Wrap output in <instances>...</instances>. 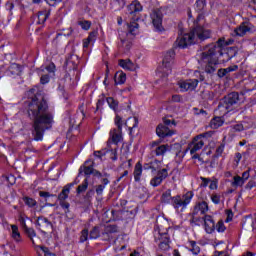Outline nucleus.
Wrapping results in <instances>:
<instances>
[{
  "mask_svg": "<svg viewBox=\"0 0 256 256\" xmlns=\"http://www.w3.org/2000/svg\"><path fill=\"white\" fill-rule=\"evenodd\" d=\"M32 88L28 91V107L27 113L32 121V136L34 141H43V136L47 129L53 126V114L49 111V104L45 99V95L41 92H35Z\"/></svg>",
  "mask_w": 256,
  "mask_h": 256,
  "instance_id": "obj_1",
  "label": "nucleus"
},
{
  "mask_svg": "<svg viewBox=\"0 0 256 256\" xmlns=\"http://www.w3.org/2000/svg\"><path fill=\"white\" fill-rule=\"evenodd\" d=\"M225 45V40L220 38L216 43H211L202 48L200 53L201 63H206L204 68L205 73L208 75H213L217 71V65H219V57H223V46Z\"/></svg>",
  "mask_w": 256,
  "mask_h": 256,
  "instance_id": "obj_2",
  "label": "nucleus"
},
{
  "mask_svg": "<svg viewBox=\"0 0 256 256\" xmlns=\"http://www.w3.org/2000/svg\"><path fill=\"white\" fill-rule=\"evenodd\" d=\"M204 16L199 14L194 21V28L189 34H184L181 37H178L173 44V49H185L188 45L195 43V39L199 41H205L211 37V31L203 28L201 22L203 21Z\"/></svg>",
  "mask_w": 256,
  "mask_h": 256,
  "instance_id": "obj_3",
  "label": "nucleus"
},
{
  "mask_svg": "<svg viewBox=\"0 0 256 256\" xmlns=\"http://www.w3.org/2000/svg\"><path fill=\"white\" fill-rule=\"evenodd\" d=\"M141 11H143V6L138 0L132 1V3L127 6L126 15L128 17V29L131 35H135L136 29H139L137 21L141 19Z\"/></svg>",
  "mask_w": 256,
  "mask_h": 256,
  "instance_id": "obj_4",
  "label": "nucleus"
},
{
  "mask_svg": "<svg viewBox=\"0 0 256 256\" xmlns=\"http://www.w3.org/2000/svg\"><path fill=\"white\" fill-rule=\"evenodd\" d=\"M172 199V205L174 209H179L182 207V209H185L187 205L191 203V200L193 199V192L189 191L183 196H175L171 197V190H167L162 194V202L163 203H169Z\"/></svg>",
  "mask_w": 256,
  "mask_h": 256,
  "instance_id": "obj_5",
  "label": "nucleus"
},
{
  "mask_svg": "<svg viewBox=\"0 0 256 256\" xmlns=\"http://www.w3.org/2000/svg\"><path fill=\"white\" fill-rule=\"evenodd\" d=\"M207 137H211V132L199 134L198 136L194 137L192 142L188 145L187 149L185 150V153H187V151H190L191 155H195L197 151H201V149H203V146L205 145Z\"/></svg>",
  "mask_w": 256,
  "mask_h": 256,
  "instance_id": "obj_6",
  "label": "nucleus"
},
{
  "mask_svg": "<svg viewBox=\"0 0 256 256\" xmlns=\"http://www.w3.org/2000/svg\"><path fill=\"white\" fill-rule=\"evenodd\" d=\"M154 240L155 243H158L159 249L162 251H169V243H171V241L169 240V234L167 233V230L163 231L161 228L155 230Z\"/></svg>",
  "mask_w": 256,
  "mask_h": 256,
  "instance_id": "obj_7",
  "label": "nucleus"
},
{
  "mask_svg": "<svg viewBox=\"0 0 256 256\" xmlns=\"http://www.w3.org/2000/svg\"><path fill=\"white\" fill-rule=\"evenodd\" d=\"M36 227L44 235H47V233H53V223L45 216H39L36 218Z\"/></svg>",
  "mask_w": 256,
  "mask_h": 256,
  "instance_id": "obj_8",
  "label": "nucleus"
},
{
  "mask_svg": "<svg viewBox=\"0 0 256 256\" xmlns=\"http://www.w3.org/2000/svg\"><path fill=\"white\" fill-rule=\"evenodd\" d=\"M115 125L118 127V129H114L110 135L112 139V143H120V141L123 140V135H122V129H123V121L121 119V116L117 115L115 117Z\"/></svg>",
  "mask_w": 256,
  "mask_h": 256,
  "instance_id": "obj_9",
  "label": "nucleus"
},
{
  "mask_svg": "<svg viewBox=\"0 0 256 256\" xmlns=\"http://www.w3.org/2000/svg\"><path fill=\"white\" fill-rule=\"evenodd\" d=\"M237 103H239V93L232 92L222 99L220 105H222V107L227 111H231L233 109V105H237Z\"/></svg>",
  "mask_w": 256,
  "mask_h": 256,
  "instance_id": "obj_10",
  "label": "nucleus"
},
{
  "mask_svg": "<svg viewBox=\"0 0 256 256\" xmlns=\"http://www.w3.org/2000/svg\"><path fill=\"white\" fill-rule=\"evenodd\" d=\"M152 23L157 31L163 30V12L159 9H154L150 15Z\"/></svg>",
  "mask_w": 256,
  "mask_h": 256,
  "instance_id": "obj_11",
  "label": "nucleus"
},
{
  "mask_svg": "<svg viewBox=\"0 0 256 256\" xmlns=\"http://www.w3.org/2000/svg\"><path fill=\"white\" fill-rule=\"evenodd\" d=\"M167 177H169V172L166 168L158 170L157 175L151 179L150 185H152V187H159V185L163 183Z\"/></svg>",
  "mask_w": 256,
  "mask_h": 256,
  "instance_id": "obj_12",
  "label": "nucleus"
},
{
  "mask_svg": "<svg viewBox=\"0 0 256 256\" xmlns=\"http://www.w3.org/2000/svg\"><path fill=\"white\" fill-rule=\"evenodd\" d=\"M174 133L175 132H173V130L169 129V127H167L163 124H159L156 128V134L161 139H165V137H172L174 135Z\"/></svg>",
  "mask_w": 256,
  "mask_h": 256,
  "instance_id": "obj_13",
  "label": "nucleus"
},
{
  "mask_svg": "<svg viewBox=\"0 0 256 256\" xmlns=\"http://www.w3.org/2000/svg\"><path fill=\"white\" fill-rule=\"evenodd\" d=\"M182 91H193L199 85V80H186L178 83Z\"/></svg>",
  "mask_w": 256,
  "mask_h": 256,
  "instance_id": "obj_14",
  "label": "nucleus"
},
{
  "mask_svg": "<svg viewBox=\"0 0 256 256\" xmlns=\"http://www.w3.org/2000/svg\"><path fill=\"white\" fill-rule=\"evenodd\" d=\"M204 225H205V231L206 233H213L215 231V220H213V217L211 215H206L204 217Z\"/></svg>",
  "mask_w": 256,
  "mask_h": 256,
  "instance_id": "obj_15",
  "label": "nucleus"
},
{
  "mask_svg": "<svg viewBox=\"0 0 256 256\" xmlns=\"http://www.w3.org/2000/svg\"><path fill=\"white\" fill-rule=\"evenodd\" d=\"M239 69V66L237 65H234V66H230L228 68H221L218 70L217 72V76L220 78V79H223V77H229V73L233 72V71H237Z\"/></svg>",
  "mask_w": 256,
  "mask_h": 256,
  "instance_id": "obj_16",
  "label": "nucleus"
},
{
  "mask_svg": "<svg viewBox=\"0 0 256 256\" xmlns=\"http://www.w3.org/2000/svg\"><path fill=\"white\" fill-rule=\"evenodd\" d=\"M113 233H119V227H117V225L109 224L104 227L102 235L103 237H106V239H109Z\"/></svg>",
  "mask_w": 256,
  "mask_h": 256,
  "instance_id": "obj_17",
  "label": "nucleus"
},
{
  "mask_svg": "<svg viewBox=\"0 0 256 256\" xmlns=\"http://www.w3.org/2000/svg\"><path fill=\"white\" fill-rule=\"evenodd\" d=\"M251 31V28L247 26L245 23H242L238 28L234 29L233 37H243L246 33H249Z\"/></svg>",
  "mask_w": 256,
  "mask_h": 256,
  "instance_id": "obj_18",
  "label": "nucleus"
},
{
  "mask_svg": "<svg viewBox=\"0 0 256 256\" xmlns=\"http://www.w3.org/2000/svg\"><path fill=\"white\" fill-rule=\"evenodd\" d=\"M175 60V50H169L163 59V65L165 67H171L173 65V61Z\"/></svg>",
  "mask_w": 256,
  "mask_h": 256,
  "instance_id": "obj_19",
  "label": "nucleus"
},
{
  "mask_svg": "<svg viewBox=\"0 0 256 256\" xmlns=\"http://www.w3.org/2000/svg\"><path fill=\"white\" fill-rule=\"evenodd\" d=\"M201 213V215H205L207 211H209V204L205 201L198 202L194 207V214Z\"/></svg>",
  "mask_w": 256,
  "mask_h": 256,
  "instance_id": "obj_20",
  "label": "nucleus"
},
{
  "mask_svg": "<svg viewBox=\"0 0 256 256\" xmlns=\"http://www.w3.org/2000/svg\"><path fill=\"white\" fill-rule=\"evenodd\" d=\"M143 169L145 171H149V169H151L152 173H155V171H158L159 169H161V161L155 160L153 162L144 164Z\"/></svg>",
  "mask_w": 256,
  "mask_h": 256,
  "instance_id": "obj_21",
  "label": "nucleus"
},
{
  "mask_svg": "<svg viewBox=\"0 0 256 256\" xmlns=\"http://www.w3.org/2000/svg\"><path fill=\"white\" fill-rule=\"evenodd\" d=\"M126 127L130 131V135L133 133V129L139 125V119L137 117H129L125 122Z\"/></svg>",
  "mask_w": 256,
  "mask_h": 256,
  "instance_id": "obj_22",
  "label": "nucleus"
},
{
  "mask_svg": "<svg viewBox=\"0 0 256 256\" xmlns=\"http://www.w3.org/2000/svg\"><path fill=\"white\" fill-rule=\"evenodd\" d=\"M71 187H73V183H70L62 189V191L58 195L59 201H65L69 197V193L71 192Z\"/></svg>",
  "mask_w": 256,
  "mask_h": 256,
  "instance_id": "obj_23",
  "label": "nucleus"
},
{
  "mask_svg": "<svg viewBox=\"0 0 256 256\" xmlns=\"http://www.w3.org/2000/svg\"><path fill=\"white\" fill-rule=\"evenodd\" d=\"M143 173V165H141V162L136 163L134 168V179L136 182L141 181V175Z\"/></svg>",
  "mask_w": 256,
  "mask_h": 256,
  "instance_id": "obj_24",
  "label": "nucleus"
},
{
  "mask_svg": "<svg viewBox=\"0 0 256 256\" xmlns=\"http://www.w3.org/2000/svg\"><path fill=\"white\" fill-rule=\"evenodd\" d=\"M114 81L116 85H123L127 81V75L123 72H117L114 76Z\"/></svg>",
  "mask_w": 256,
  "mask_h": 256,
  "instance_id": "obj_25",
  "label": "nucleus"
},
{
  "mask_svg": "<svg viewBox=\"0 0 256 256\" xmlns=\"http://www.w3.org/2000/svg\"><path fill=\"white\" fill-rule=\"evenodd\" d=\"M12 229V239L16 241V243H21V233H19V227L17 225H11Z\"/></svg>",
  "mask_w": 256,
  "mask_h": 256,
  "instance_id": "obj_26",
  "label": "nucleus"
},
{
  "mask_svg": "<svg viewBox=\"0 0 256 256\" xmlns=\"http://www.w3.org/2000/svg\"><path fill=\"white\" fill-rule=\"evenodd\" d=\"M221 126H223V119H221V117H214L210 122L212 129H219Z\"/></svg>",
  "mask_w": 256,
  "mask_h": 256,
  "instance_id": "obj_27",
  "label": "nucleus"
},
{
  "mask_svg": "<svg viewBox=\"0 0 256 256\" xmlns=\"http://www.w3.org/2000/svg\"><path fill=\"white\" fill-rule=\"evenodd\" d=\"M24 231L26 235L29 237V239L31 240L32 245H35V240L33 239L34 237H37V233L35 232V229L25 226Z\"/></svg>",
  "mask_w": 256,
  "mask_h": 256,
  "instance_id": "obj_28",
  "label": "nucleus"
},
{
  "mask_svg": "<svg viewBox=\"0 0 256 256\" xmlns=\"http://www.w3.org/2000/svg\"><path fill=\"white\" fill-rule=\"evenodd\" d=\"M101 237V230L99 229V226H94L89 234L90 239H99Z\"/></svg>",
  "mask_w": 256,
  "mask_h": 256,
  "instance_id": "obj_29",
  "label": "nucleus"
},
{
  "mask_svg": "<svg viewBox=\"0 0 256 256\" xmlns=\"http://www.w3.org/2000/svg\"><path fill=\"white\" fill-rule=\"evenodd\" d=\"M9 73L11 75H21V66L17 63H13L9 67Z\"/></svg>",
  "mask_w": 256,
  "mask_h": 256,
  "instance_id": "obj_30",
  "label": "nucleus"
},
{
  "mask_svg": "<svg viewBox=\"0 0 256 256\" xmlns=\"http://www.w3.org/2000/svg\"><path fill=\"white\" fill-rule=\"evenodd\" d=\"M89 187V180L86 178L82 184H80L77 189L76 193L80 195V193H85L87 191V188Z\"/></svg>",
  "mask_w": 256,
  "mask_h": 256,
  "instance_id": "obj_31",
  "label": "nucleus"
},
{
  "mask_svg": "<svg viewBox=\"0 0 256 256\" xmlns=\"http://www.w3.org/2000/svg\"><path fill=\"white\" fill-rule=\"evenodd\" d=\"M120 67L127 69L128 71H133V62L131 60H120Z\"/></svg>",
  "mask_w": 256,
  "mask_h": 256,
  "instance_id": "obj_32",
  "label": "nucleus"
},
{
  "mask_svg": "<svg viewBox=\"0 0 256 256\" xmlns=\"http://www.w3.org/2000/svg\"><path fill=\"white\" fill-rule=\"evenodd\" d=\"M169 148V146L167 145H161L156 147L155 149V155L157 157L161 156V155H165V153H167V149Z\"/></svg>",
  "mask_w": 256,
  "mask_h": 256,
  "instance_id": "obj_33",
  "label": "nucleus"
},
{
  "mask_svg": "<svg viewBox=\"0 0 256 256\" xmlns=\"http://www.w3.org/2000/svg\"><path fill=\"white\" fill-rule=\"evenodd\" d=\"M245 185V182L241 179V176H234L232 187H243Z\"/></svg>",
  "mask_w": 256,
  "mask_h": 256,
  "instance_id": "obj_34",
  "label": "nucleus"
},
{
  "mask_svg": "<svg viewBox=\"0 0 256 256\" xmlns=\"http://www.w3.org/2000/svg\"><path fill=\"white\" fill-rule=\"evenodd\" d=\"M190 246V251L193 253V255H199V253H201V248L197 245V242L190 241Z\"/></svg>",
  "mask_w": 256,
  "mask_h": 256,
  "instance_id": "obj_35",
  "label": "nucleus"
},
{
  "mask_svg": "<svg viewBox=\"0 0 256 256\" xmlns=\"http://www.w3.org/2000/svg\"><path fill=\"white\" fill-rule=\"evenodd\" d=\"M48 18H49V12L48 13L39 12L38 13V24L43 25V23H45V21H47Z\"/></svg>",
  "mask_w": 256,
  "mask_h": 256,
  "instance_id": "obj_36",
  "label": "nucleus"
},
{
  "mask_svg": "<svg viewBox=\"0 0 256 256\" xmlns=\"http://www.w3.org/2000/svg\"><path fill=\"white\" fill-rule=\"evenodd\" d=\"M23 201L25 203V205H27L28 207H35L37 206V201H35V199L31 198V197H23Z\"/></svg>",
  "mask_w": 256,
  "mask_h": 256,
  "instance_id": "obj_37",
  "label": "nucleus"
},
{
  "mask_svg": "<svg viewBox=\"0 0 256 256\" xmlns=\"http://www.w3.org/2000/svg\"><path fill=\"white\" fill-rule=\"evenodd\" d=\"M225 229H227L225 227V222H223V220H220L217 224H216V231L218 233H225Z\"/></svg>",
  "mask_w": 256,
  "mask_h": 256,
  "instance_id": "obj_38",
  "label": "nucleus"
},
{
  "mask_svg": "<svg viewBox=\"0 0 256 256\" xmlns=\"http://www.w3.org/2000/svg\"><path fill=\"white\" fill-rule=\"evenodd\" d=\"M106 101L111 109H115L119 105V102H117V100H114L113 97H108Z\"/></svg>",
  "mask_w": 256,
  "mask_h": 256,
  "instance_id": "obj_39",
  "label": "nucleus"
},
{
  "mask_svg": "<svg viewBox=\"0 0 256 256\" xmlns=\"http://www.w3.org/2000/svg\"><path fill=\"white\" fill-rule=\"evenodd\" d=\"M89 239V230L84 229L81 231L80 243H85Z\"/></svg>",
  "mask_w": 256,
  "mask_h": 256,
  "instance_id": "obj_40",
  "label": "nucleus"
},
{
  "mask_svg": "<svg viewBox=\"0 0 256 256\" xmlns=\"http://www.w3.org/2000/svg\"><path fill=\"white\" fill-rule=\"evenodd\" d=\"M71 33H73V28H69L66 34L58 33L56 38L54 39V43H57V41H59V37H69Z\"/></svg>",
  "mask_w": 256,
  "mask_h": 256,
  "instance_id": "obj_41",
  "label": "nucleus"
},
{
  "mask_svg": "<svg viewBox=\"0 0 256 256\" xmlns=\"http://www.w3.org/2000/svg\"><path fill=\"white\" fill-rule=\"evenodd\" d=\"M79 25L84 29L85 31H89L91 29V22L90 21H80Z\"/></svg>",
  "mask_w": 256,
  "mask_h": 256,
  "instance_id": "obj_42",
  "label": "nucleus"
},
{
  "mask_svg": "<svg viewBox=\"0 0 256 256\" xmlns=\"http://www.w3.org/2000/svg\"><path fill=\"white\" fill-rule=\"evenodd\" d=\"M211 201L215 205H219L221 203V196L219 194H212L211 195Z\"/></svg>",
  "mask_w": 256,
  "mask_h": 256,
  "instance_id": "obj_43",
  "label": "nucleus"
},
{
  "mask_svg": "<svg viewBox=\"0 0 256 256\" xmlns=\"http://www.w3.org/2000/svg\"><path fill=\"white\" fill-rule=\"evenodd\" d=\"M83 171L85 175H93V165L90 166H83Z\"/></svg>",
  "mask_w": 256,
  "mask_h": 256,
  "instance_id": "obj_44",
  "label": "nucleus"
},
{
  "mask_svg": "<svg viewBox=\"0 0 256 256\" xmlns=\"http://www.w3.org/2000/svg\"><path fill=\"white\" fill-rule=\"evenodd\" d=\"M39 248L41 249V251H43L44 256H55V254L51 253V251H49V248L45 247V246H39Z\"/></svg>",
  "mask_w": 256,
  "mask_h": 256,
  "instance_id": "obj_45",
  "label": "nucleus"
},
{
  "mask_svg": "<svg viewBox=\"0 0 256 256\" xmlns=\"http://www.w3.org/2000/svg\"><path fill=\"white\" fill-rule=\"evenodd\" d=\"M109 154L112 161H117V148L110 150Z\"/></svg>",
  "mask_w": 256,
  "mask_h": 256,
  "instance_id": "obj_46",
  "label": "nucleus"
},
{
  "mask_svg": "<svg viewBox=\"0 0 256 256\" xmlns=\"http://www.w3.org/2000/svg\"><path fill=\"white\" fill-rule=\"evenodd\" d=\"M60 207H62V209H65V213H69V203L65 202V200L60 201Z\"/></svg>",
  "mask_w": 256,
  "mask_h": 256,
  "instance_id": "obj_47",
  "label": "nucleus"
},
{
  "mask_svg": "<svg viewBox=\"0 0 256 256\" xmlns=\"http://www.w3.org/2000/svg\"><path fill=\"white\" fill-rule=\"evenodd\" d=\"M40 83L42 85H47V83H49V74L42 75L40 78Z\"/></svg>",
  "mask_w": 256,
  "mask_h": 256,
  "instance_id": "obj_48",
  "label": "nucleus"
},
{
  "mask_svg": "<svg viewBox=\"0 0 256 256\" xmlns=\"http://www.w3.org/2000/svg\"><path fill=\"white\" fill-rule=\"evenodd\" d=\"M255 186H256L255 181L250 180V181L246 184L245 189H248V191H251V189H253V187H255Z\"/></svg>",
  "mask_w": 256,
  "mask_h": 256,
  "instance_id": "obj_49",
  "label": "nucleus"
},
{
  "mask_svg": "<svg viewBox=\"0 0 256 256\" xmlns=\"http://www.w3.org/2000/svg\"><path fill=\"white\" fill-rule=\"evenodd\" d=\"M104 189H105V185H98L97 187H96V193H97V195H103V191H104Z\"/></svg>",
  "mask_w": 256,
  "mask_h": 256,
  "instance_id": "obj_50",
  "label": "nucleus"
},
{
  "mask_svg": "<svg viewBox=\"0 0 256 256\" xmlns=\"http://www.w3.org/2000/svg\"><path fill=\"white\" fill-rule=\"evenodd\" d=\"M46 71H48V73H55V64H49L47 67H46Z\"/></svg>",
  "mask_w": 256,
  "mask_h": 256,
  "instance_id": "obj_51",
  "label": "nucleus"
},
{
  "mask_svg": "<svg viewBox=\"0 0 256 256\" xmlns=\"http://www.w3.org/2000/svg\"><path fill=\"white\" fill-rule=\"evenodd\" d=\"M242 158H243V156L241 155V153L237 152L235 154L234 161H235L236 165H239V161H241Z\"/></svg>",
  "mask_w": 256,
  "mask_h": 256,
  "instance_id": "obj_52",
  "label": "nucleus"
},
{
  "mask_svg": "<svg viewBox=\"0 0 256 256\" xmlns=\"http://www.w3.org/2000/svg\"><path fill=\"white\" fill-rule=\"evenodd\" d=\"M173 103H181V96L180 95H173L172 100Z\"/></svg>",
  "mask_w": 256,
  "mask_h": 256,
  "instance_id": "obj_53",
  "label": "nucleus"
},
{
  "mask_svg": "<svg viewBox=\"0 0 256 256\" xmlns=\"http://www.w3.org/2000/svg\"><path fill=\"white\" fill-rule=\"evenodd\" d=\"M94 156L98 157V159H101V157L105 156V151L101 150V151H95L94 152Z\"/></svg>",
  "mask_w": 256,
  "mask_h": 256,
  "instance_id": "obj_54",
  "label": "nucleus"
},
{
  "mask_svg": "<svg viewBox=\"0 0 256 256\" xmlns=\"http://www.w3.org/2000/svg\"><path fill=\"white\" fill-rule=\"evenodd\" d=\"M39 195H40V197H44L45 199H47L48 197H53V195H51L49 192H45V191H40Z\"/></svg>",
  "mask_w": 256,
  "mask_h": 256,
  "instance_id": "obj_55",
  "label": "nucleus"
},
{
  "mask_svg": "<svg viewBox=\"0 0 256 256\" xmlns=\"http://www.w3.org/2000/svg\"><path fill=\"white\" fill-rule=\"evenodd\" d=\"M194 111H195V115H207V112L203 109H197V108H194Z\"/></svg>",
  "mask_w": 256,
  "mask_h": 256,
  "instance_id": "obj_56",
  "label": "nucleus"
},
{
  "mask_svg": "<svg viewBox=\"0 0 256 256\" xmlns=\"http://www.w3.org/2000/svg\"><path fill=\"white\" fill-rule=\"evenodd\" d=\"M241 179L243 180L244 183L245 181H247V179H249V170L243 172Z\"/></svg>",
  "mask_w": 256,
  "mask_h": 256,
  "instance_id": "obj_57",
  "label": "nucleus"
},
{
  "mask_svg": "<svg viewBox=\"0 0 256 256\" xmlns=\"http://www.w3.org/2000/svg\"><path fill=\"white\" fill-rule=\"evenodd\" d=\"M95 37H97V32L96 31L91 32L87 39H89L90 41H95Z\"/></svg>",
  "mask_w": 256,
  "mask_h": 256,
  "instance_id": "obj_58",
  "label": "nucleus"
},
{
  "mask_svg": "<svg viewBox=\"0 0 256 256\" xmlns=\"http://www.w3.org/2000/svg\"><path fill=\"white\" fill-rule=\"evenodd\" d=\"M224 149H225V145H224V144H221V145L217 148L216 153H217L218 155H221V154L223 153Z\"/></svg>",
  "mask_w": 256,
  "mask_h": 256,
  "instance_id": "obj_59",
  "label": "nucleus"
},
{
  "mask_svg": "<svg viewBox=\"0 0 256 256\" xmlns=\"http://www.w3.org/2000/svg\"><path fill=\"white\" fill-rule=\"evenodd\" d=\"M234 131H243V124H236L233 126Z\"/></svg>",
  "mask_w": 256,
  "mask_h": 256,
  "instance_id": "obj_60",
  "label": "nucleus"
},
{
  "mask_svg": "<svg viewBox=\"0 0 256 256\" xmlns=\"http://www.w3.org/2000/svg\"><path fill=\"white\" fill-rule=\"evenodd\" d=\"M89 43H91V40L86 38L84 41H83V47L84 49H87V47H89Z\"/></svg>",
  "mask_w": 256,
  "mask_h": 256,
  "instance_id": "obj_61",
  "label": "nucleus"
},
{
  "mask_svg": "<svg viewBox=\"0 0 256 256\" xmlns=\"http://www.w3.org/2000/svg\"><path fill=\"white\" fill-rule=\"evenodd\" d=\"M92 175H94V177H103V174L95 169L93 170Z\"/></svg>",
  "mask_w": 256,
  "mask_h": 256,
  "instance_id": "obj_62",
  "label": "nucleus"
},
{
  "mask_svg": "<svg viewBox=\"0 0 256 256\" xmlns=\"http://www.w3.org/2000/svg\"><path fill=\"white\" fill-rule=\"evenodd\" d=\"M127 175H129V171L125 170V171L120 175V177L117 179V181H121V179H122L123 177H127Z\"/></svg>",
  "mask_w": 256,
  "mask_h": 256,
  "instance_id": "obj_63",
  "label": "nucleus"
},
{
  "mask_svg": "<svg viewBox=\"0 0 256 256\" xmlns=\"http://www.w3.org/2000/svg\"><path fill=\"white\" fill-rule=\"evenodd\" d=\"M105 103V99H99L97 102V109H99V107H103V104Z\"/></svg>",
  "mask_w": 256,
  "mask_h": 256,
  "instance_id": "obj_64",
  "label": "nucleus"
}]
</instances>
